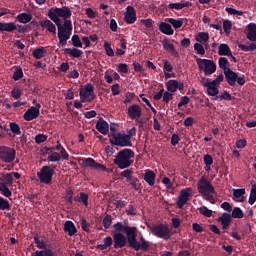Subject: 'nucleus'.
<instances>
[{
  "mask_svg": "<svg viewBox=\"0 0 256 256\" xmlns=\"http://www.w3.org/2000/svg\"><path fill=\"white\" fill-rule=\"evenodd\" d=\"M0 211H11V204H9V200L4 199L0 196Z\"/></svg>",
  "mask_w": 256,
  "mask_h": 256,
  "instance_id": "obj_42",
  "label": "nucleus"
},
{
  "mask_svg": "<svg viewBox=\"0 0 256 256\" xmlns=\"http://www.w3.org/2000/svg\"><path fill=\"white\" fill-rule=\"evenodd\" d=\"M197 43L204 45L205 49L209 47V33L207 32H199L196 35Z\"/></svg>",
  "mask_w": 256,
  "mask_h": 256,
  "instance_id": "obj_23",
  "label": "nucleus"
},
{
  "mask_svg": "<svg viewBox=\"0 0 256 256\" xmlns=\"http://www.w3.org/2000/svg\"><path fill=\"white\" fill-rule=\"evenodd\" d=\"M17 19L19 23H23L25 25L27 23H31V21L33 20V15L24 12V13L18 14Z\"/></svg>",
  "mask_w": 256,
  "mask_h": 256,
  "instance_id": "obj_33",
  "label": "nucleus"
},
{
  "mask_svg": "<svg viewBox=\"0 0 256 256\" xmlns=\"http://www.w3.org/2000/svg\"><path fill=\"white\" fill-rule=\"evenodd\" d=\"M4 181L7 183V185H13V174L12 173H6L3 175Z\"/></svg>",
  "mask_w": 256,
  "mask_h": 256,
  "instance_id": "obj_60",
  "label": "nucleus"
},
{
  "mask_svg": "<svg viewBox=\"0 0 256 256\" xmlns=\"http://www.w3.org/2000/svg\"><path fill=\"white\" fill-rule=\"evenodd\" d=\"M114 249H123V247H129V242L127 241V236L123 233L113 234Z\"/></svg>",
  "mask_w": 256,
  "mask_h": 256,
  "instance_id": "obj_13",
  "label": "nucleus"
},
{
  "mask_svg": "<svg viewBox=\"0 0 256 256\" xmlns=\"http://www.w3.org/2000/svg\"><path fill=\"white\" fill-rule=\"evenodd\" d=\"M218 65L220 69H222L225 73V71H229L231 68H229V60L225 57H220L218 60Z\"/></svg>",
  "mask_w": 256,
  "mask_h": 256,
  "instance_id": "obj_41",
  "label": "nucleus"
},
{
  "mask_svg": "<svg viewBox=\"0 0 256 256\" xmlns=\"http://www.w3.org/2000/svg\"><path fill=\"white\" fill-rule=\"evenodd\" d=\"M215 101H231V94L224 92L222 95H218L214 98Z\"/></svg>",
  "mask_w": 256,
  "mask_h": 256,
  "instance_id": "obj_50",
  "label": "nucleus"
},
{
  "mask_svg": "<svg viewBox=\"0 0 256 256\" xmlns=\"http://www.w3.org/2000/svg\"><path fill=\"white\" fill-rule=\"evenodd\" d=\"M0 193L4 197H7L8 199H9V197H11V195H13V192H11V190H9V187H7L6 184H2V190L0 191Z\"/></svg>",
  "mask_w": 256,
  "mask_h": 256,
  "instance_id": "obj_56",
  "label": "nucleus"
},
{
  "mask_svg": "<svg viewBox=\"0 0 256 256\" xmlns=\"http://www.w3.org/2000/svg\"><path fill=\"white\" fill-rule=\"evenodd\" d=\"M55 166L45 165L42 166L40 171L37 172V177L40 183L44 185H51V181H53V175H55Z\"/></svg>",
  "mask_w": 256,
  "mask_h": 256,
  "instance_id": "obj_5",
  "label": "nucleus"
},
{
  "mask_svg": "<svg viewBox=\"0 0 256 256\" xmlns=\"http://www.w3.org/2000/svg\"><path fill=\"white\" fill-rule=\"evenodd\" d=\"M199 211L201 213V215H203L204 217H212L213 216V211L209 210V208L202 206L199 208Z\"/></svg>",
  "mask_w": 256,
  "mask_h": 256,
  "instance_id": "obj_55",
  "label": "nucleus"
},
{
  "mask_svg": "<svg viewBox=\"0 0 256 256\" xmlns=\"http://www.w3.org/2000/svg\"><path fill=\"white\" fill-rule=\"evenodd\" d=\"M34 243H36V247L42 250H36L33 256H55V252L52 249L47 248L45 242L39 239V236H34Z\"/></svg>",
  "mask_w": 256,
  "mask_h": 256,
  "instance_id": "obj_11",
  "label": "nucleus"
},
{
  "mask_svg": "<svg viewBox=\"0 0 256 256\" xmlns=\"http://www.w3.org/2000/svg\"><path fill=\"white\" fill-rule=\"evenodd\" d=\"M204 164L206 167H211L213 165V157L209 154L204 155Z\"/></svg>",
  "mask_w": 256,
  "mask_h": 256,
  "instance_id": "obj_63",
  "label": "nucleus"
},
{
  "mask_svg": "<svg viewBox=\"0 0 256 256\" xmlns=\"http://www.w3.org/2000/svg\"><path fill=\"white\" fill-rule=\"evenodd\" d=\"M41 104H36V107L31 106L23 115L25 121H33L40 115Z\"/></svg>",
  "mask_w": 256,
  "mask_h": 256,
  "instance_id": "obj_14",
  "label": "nucleus"
},
{
  "mask_svg": "<svg viewBox=\"0 0 256 256\" xmlns=\"http://www.w3.org/2000/svg\"><path fill=\"white\" fill-rule=\"evenodd\" d=\"M120 175H121V177H125V179H128V181H130L131 179H133L132 178L133 170L126 169V170L122 171Z\"/></svg>",
  "mask_w": 256,
  "mask_h": 256,
  "instance_id": "obj_59",
  "label": "nucleus"
},
{
  "mask_svg": "<svg viewBox=\"0 0 256 256\" xmlns=\"http://www.w3.org/2000/svg\"><path fill=\"white\" fill-rule=\"evenodd\" d=\"M171 235H173V232L171 231V228L162 225L161 226V239H171Z\"/></svg>",
  "mask_w": 256,
  "mask_h": 256,
  "instance_id": "obj_36",
  "label": "nucleus"
},
{
  "mask_svg": "<svg viewBox=\"0 0 256 256\" xmlns=\"http://www.w3.org/2000/svg\"><path fill=\"white\" fill-rule=\"evenodd\" d=\"M73 13L71 8L63 6L61 8H50L48 10V17L55 23L58 29V47H65L67 41L71 39V34L73 33V22L69 20Z\"/></svg>",
  "mask_w": 256,
  "mask_h": 256,
  "instance_id": "obj_1",
  "label": "nucleus"
},
{
  "mask_svg": "<svg viewBox=\"0 0 256 256\" xmlns=\"http://www.w3.org/2000/svg\"><path fill=\"white\" fill-rule=\"evenodd\" d=\"M111 223H113V217L107 214L103 219V227L104 229H109L111 227Z\"/></svg>",
  "mask_w": 256,
  "mask_h": 256,
  "instance_id": "obj_49",
  "label": "nucleus"
},
{
  "mask_svg": "<svg viewBox=\"0 0 256 256\" xmlns=\"http://www.w3.org/2000/svg\"><path fill=\"white\" fill-rule=\"evenodd\" d=\"M9 127V131H11L8 133L9 137H17V135H21V127L19 126V124L15 122H10Z\"/></svg>",
  "mask_w": 256,
  "mask_h": 256,
  "instance_id": "obj_28",
  "label": "nucleus"
},
{
  "mask_svg": "<svg viewBox=\"0 0 256 256\" xmlns=\"http://www.w3.org/2000/svg\"><path fill=\"white\" fill-rule=\"evenodd\" d=\"M155 177H156L155 172L148 170L144 174V181L148 183L150 187H153V185H155Z\"/></svg>",
  "mask_w": 256,
  "mask_h": 256,
  "instance_id": "obj_32",
  "label": "nucleus"
},
{
  "mask_svg": "<svg viewBox=\"0 0 256 256\" xmlns=\"http://www.w3.org/2000/svg\"><path fill=\"white\" fill-rule=\"evenodd\" d=\"M21 95H23V90L17 88V87H14L12 90H11V97H13V99H21Z\"/></svg>",
  "mask_w": 256,
  "mask_h": 256,
  "instance_id": "obj_48",
  "label": "nucleus"
},
{
  "mask_svg": "<svg viewBox=\"0 0 256 256\" xmlns=\"http://www.w3.org/2000/svg\"><path fill=\"white\" fill-rule=\"evenodd\" d=\"M82 162L84 163V167H90L91 169L100 171H107V167H105V165L98 163L93 158H83Z\"/></svg>",
  "mask_w": 256,
  "mask_h": 256,
  "instance_id": "obj_17",
  "label": "nucleus"
},
{
  "mask_svg": "<svg viewBox=\"0 0 256 256\" xmlns=\"http://www.w3.org/2000/svg\"><path fill=\"white\" fill-rule=\"evenodd\" d=\"M255 201H256V184L252 185L248 203L249 205H255Z\"/></svg>",
  "mask_w": 256,
  "mask_h": 256,
  "instance_id": "obj_44",
  "label": "nucleus"
},
{
  "mask_svg": "<svg viewBox=\"0 0 256 256\" xmlns=\"http://www.w3.org/2000/svg\"><path fill=\"white\" fill-rule=\"evenodd\" d=\"M194 50L198 53V55H205V45L199 42L194 44Z\"/></svg>",
  "mask_w": 256,
  "mask_h": 256,
  "instance_id": "obj_52",
  "label": "nucleus"
},
{
  "mask_svg": "<svg viewBox=\"0 0 256 256\" xmlns=\"http://www.w3.org/2000/svg\"><path fill=\"white\" fill-rule=\"evenodd\" d=\"M64 55H69V57H74L75 59H79L83 55V50L77 48H65Z\"/></svg>",
  "mask_w": 256,
  "mask_h": 256,
  "instance_id": "obj_27",
  "label": "nucleus"
},
{
  "mask_svg": "<svg viewBox=\"0 0 256 256\" xmlns=\"http://www.w3.org/2000/svg\"><path fill=\"white\" fill-rule=\"evenodd\" d=\"M32 56L34 57V59H43V57L47 56V49H45V47L43 46L36 48L33 50Z\"/></svg>",
  "mask_w": 256,
  "mask_h": 256,
  "instance_id": "obj_29",
  "label": "nucleus"
},
{
  "mask_svg": "<svg viewBox=\"0 0 256 256\" xmlns=\"http://www.w3.org/2000/svg\"><path fill=\"white\" fill-rule=\"evenodd\" d=\"M219 223L222 225V229H229V225H231V215L224 213L219 219Z\"/></svg>",
  "mask_w": 256,
  "mask_h": 256,
  "instance_id": "obj_30",
  "label": "nucleus"
},
{
  "mask_svg": "<svg viewBox=\"0 0 256 256\" xmlns=\"http://www.w3.org/2000/svg\"><path fill=\"white\" fill-rule=\"evenodd\" d=\"M113 228L117 233H125L130 249H133L134 251H143L144 253L149 251L151 244H149L143 236H140V241L137 240V227L125 226L122 222H117L113 225Z\"/></svg>",
  "mask_w": 256,
  "mask_h": 256,
  "instance_id": "obj_2",
  "label": "nucleus"
},
{
  "mask_svg": "<svg viewBox=\"0 0 256 256\" xmlns=\"http://www.w3.org/2000/svg\"><path fill=\"white\" fill-rule=\"evenodd\" d=\"M232 27H233V23H231L230 20H225L223 22V29H224V33H226V35H229V33H231Z\"/></svg>",
  "mask_w": 256,
  "mask_h": 256,
  "instance_id": "obj_53",
  "label": "nucleus"
},
{
  "mask_svg": "<svg viewBox=\"0 0 256 256\" xmlns=\"http://www.w3.org/2000/svg\"><path fill=\"white\" fill-rule=\"evenodd\" d=\"M112 95H119L121 93V86L116 83L111 86Z\"/></svg>",
  "mask_w": 256,
  "mask_h": 256,
  "instance_id": "obj_64",
  "label": "nucleus"
},
{
  "mask_svg": "<svg viewBox=\"0 0 256 256\" xmlns=\"http://www.w3.org/2000/svg\"><path fill=\"white\" fill-rule=\"evenodd\" d=\"M218 55H225L229 57L231 55V48L227 44H220L218 47Z\"/></svg>",
  "mask_w": 256,
  "mask_h": 256,
  "instance_id": "obj_35",
  "label": "nucleus"
},
{
  "mask_svg": "<svg viewBox=\"0 0 256 256\" xmlns=\"http://www.w3.org/2000/svg\"><path fill=\"white\" fill-rule=\"evenodd\" d=\"M162 183L165 185L166 189H173V182H171L169 177H164Z\"/></svg>",
  "mask_w": 256,
  "mask_h": 256,
  "instance_id": "obj_62",
  "label": "nucleus"
},
{
  "mask_svg": "<svg viewBox=\"0 0 256 256\" xmlns=\"http://www.w3.org/2000/svg\"><path fill=\"white\" fill-rule=\"evenodd\" d=\"M133 157H135V152L129 148H125L118 152L114 159V165H117L119 169H129V166L133 165V160H131Z\"/></svg>",
  "mask_w": 256,
  "mask_h": 256,
  "instance_id": "obj_4",
  "label": "nucleus"
},
{
  "mask_svg": "<svg viewBox=\"0 0 256 256\" xmlns=\"http://www.w3.org/2000/svg\"><path fill=\"white\" fill-rule=\"evenodd\" d=\"M247 39L253 41L252 43L239 44L238 47L241 51H255L256 49V24L252 23L248 25Z\"/></svg>",
  "mask_w": 256,
  "mask_h": 256,
  "instance_id": "obj_6",
  "label": "nucleus"
},
{
  "mask_svg": "<svg viewBox=\"0 0 256 256\" xmlns=\"http://www.w3.org/2000/svg\"><path fill=\"white\" fill-rule=\"evenodd\" d=\"M168 23H171L174 29H181L183 27V20H177L175 18H168Z\"/></svg>",
  "mask_w": 256,
  "mask_h": 256,
  "instance_id": "obj_43",
  "label": "nucleus"
},
{
  "mask_svg": "<svg viewBox=\"0 0 256 256\" xmlns=\"http://www.w3.org/2000/svg\"><path fill=\"white\" fill-rule=\"evenodd\" d=\"M193 197V188H185L180 191L176 205L178 209H183L187 202Z\"/></svg>",
  "mask_w": 256,
  "mask_h": 256,
  "instance_id": "obj_12",
  "label": "nucleus"
},
{
  "mask_svg": "<svg viewBox=\"0 0 256 256\" xmlns=\"http://www.w3.org/2000/svg\"><path fill=\"white\" fill-rule=\"evenodd\" d=\"M127 11L124 15V21L128 25H133L135 21H137V12H135V8L133 6H127Z\"/></svg>",
  "mask_w": 256,
  "mask_h": 256,
  "instance_id": "obj_18",
  "label": "nucleus"
},
{
  "mask_svg": "<svg viewBox=\"0 0 256 256\" xmlns=\"http://www.w3.org/2000/svg\"><path fill=\"white\" fill-rule=\"evenodd\" d=\"M96 129L102 135H107V133H109V123H107L105 119L99 118V120L96 123Z\"/></svg>",
  "mask_w": 256,
  "mask_h": 256,
  "instance_id": "obj_20",
  "label": "nucleus"
},
{
  "mask_svg": "<svg viewBox=\"0 0 256 256\" xmlns=\"http://www.w3.org/2000/svg\"><path fill=\"white\" fill-rule=\"evenodd\" d=\"M72 45L73 47H83V42H81L79 35L75 34L72 36Z\"/></svg>",
  "mask_w": 256,
  "mask_h": 256,
  "instance_id": "obj_54",
  "label": "nucleus"
},
{
  "mask_svg": "<svg viewBox=\"0 0 256 256\" xmlns=\"http://www.w3.org/2000/svg\"><path fill=\"white\" fill-rule=\"evenodd\" d=\"M45 141H47V135L38 134L35 136V143H37V145H41V143H45Z\"/></svg>",
  "mask_w": 256,
  "mask_h": 256,
  "instance_id": "obj_58",
  "label": "nucleus"
},
{
  "mask_svg": "<svg viewBox=\"0 0 256 256\" xmlns=\"http://www.w3.org/2000/svg\"><path fill=\"white\" fill-rule=\"evenodd\" d=\"M163 49L169 53L172 57H179V52L175 49V45H173V40L164 38L162 40Z\"/></svg>",
  "mask_w": 256,
  "mask_h": 256,
  "instance_id": "obj_16",
  "label": "nucleus"
},
{
  "mask_svg": "<svg viewBox=\"0 0 256 256\" xmlns=\"http://www.w3.org/2000/svg\"><path fill=\"white\" fill-rule=\"evenodd\" d=\"M111 245H113V238H111V236H108L104 238V244H99L97 246V249H100L101 251H105V249H107V247H111Z\"/></svg>",
  "mask_w": 256,
  "mask_h": 256,
  "instance_id": "obj_40",
  "label": "nucleus"
},
{
  "mask_svg": "<svg viewBox=\"0 0 256 256\" xmlns=\"http://www.w3.org/2000/svg\"><path fill=\"white\" fill-rule=\"evenodd\" d=\"M109 137L110 143L116 147H133V143L125 133L112 132Z\"/></svg>",
  "mask_w": 256,
  "mask_h": 256,
  "instance_id": "obj_7",
  "label": "nucleus"
},
{
  "mask_svg": "<svg viewBox=\"0 0 256 256\" xmlns=\"http://www.w3.org/2000/svg\"><path fill=\"white\" fill-rule=\"evenodd\" d=\"M12 79H14L15 81H19V79H23V69L21 67H17L14 70Z\"/></svg>",
  "mask_w": 256,
  "mask_h": 256,
  "instance_id": "obj_47",
  "label": "nucleus"
},
{
  "mask_svg": "<svg viewBox=\"0 0 256 256\" xmlns=\"http://www.w3.org/2000/svg\"><path fill=\"white\" fill-rule=\"evenodd\" d=\"M17 30L15 22H0V31H6L7 33H13Z\"/></svg>",
  "mask_w": 256,
  "mask_h": 256,
  "instance_id": "obj_25",
  "label": "nucleus"
},
{
  "mask_svg": "<svg viewBox=\"0 0 256 256\" xmlns=\"http://www.w3.org/2000/svg\"><path fill=\"white\" fill-rule=\"evenodd\" d=\"M207 94L210 97H218L219 95V86L213 81H210V83L206 86Z\"/></svg>",
  "mask_w": 256,
  "mask_h": 256,
  "instance_id": "obj_24",
  "label": "nucleus"
},
{
  "mask_svg": "<svg viewBox=\"0 0 256 256\" xmlns=\"http://www.w3.org/2000/svg\"><path fill=\"white\" fill-rule=\"evenodd\" d=\"M80 203H83L84 207L89 206V195L83 192L80 193Z\"/></svg>",
  "mask_w": 256,
  "mask_h": 256,
  "instance_id": "obj_57",
  "label": "nucleus"
},
{
  "mask_svg": "<svg viewBox=\"0 0 256 256\" xmlns=\"http://www.w3.org/2000/svg\"><path fill=\"white\" fill-rule=\"evenodd\" d=\"M225 79L231 87H235V83H237V73H235L233 70H226L224 72Z\"/></svg>",
  "mask_w": 256,
  "mask_h": 256,
  "instance_id": "obj_22",
  "label": "nucleus"
},
{
  "mask_svg": "<svg viewBox=\"0 0 256 256\" xmlns=\"http://www.w3.org/2000/svg\"><path fill=\"white\" fill-rule=\"evenodd\" d=\"M127 115L130 117V119H135L137 121L138 119H141V115H143V109H141V106L133 104L128 107Z\"/></svg>",
  "mask_w": 256,
  "mask_h": 256,
  "instance_id": "obj_15",
  "label": "nucleus"
},
{
  "mask_svg": "<svg viewBox=\"0 0 256 256\" xmlns=\"http://www.w3.org/2000/svg\"><path fill=\"white\" fill-rule=\"evenodd\" d=\"M47 161H49L50 163H57L61 161V154H59L58 152H54L47 157Z\"/></svg>",
  "mask_w": 256,
  "mask_h": 256,
  "instance_id": "obj_46",
  "label": "nucleus"
},
{
  "mask_svg": "<svg viewBox=\"0 0 256 256\" xmlns=\"http://www.w3.org/2000/svg\"><path fill=\"white\" fill-rule=\"evenodd\" d=\"M163 71L165 79H171L175 75V73H173V64H171L169 60L163 61Z\"/></svg>",
  "mask_w": 256,
  "mask_h": 256,
  "instance_id": "obj_21",
  "label": "nucleus"
},
{
  "mask_svg": "<svg viewBox=\"0 0 256 256\" xmlns=\"http://www.w3.org/2000/svg\"><path fill=\"white\" fill-rule=\"evenodd\" d=\"M191 2L186 1V2H178V3H170L168 5L169 9H184V7H191Z\"/></svg>",
  "mask_w": 256,
  "mask_h": 256,
  "instance_id": "obj_34",
  "label": "nucleus"
},
{
  "mask_svg": "<svg viewBox=\"0 0 256 256\" xmlns=\"http://www.w3.org/2000/svg\"><path fill=\"white\" fill-rule=\"evenodd\" d=\"M81 103H91L95 99V86L91 83H87L84 89L80 90Z\"/></svg>",
  "mask_w": 256,
  "mask_h": 256,
  "instance_id": "obj_9",
  "label": "nucleus"
},
{
  "mask_svg": "<svg viewBox=\"0 0 256 256\" xmlns=\"http://www.w3.org/2000/svg\"><path fill=\"white\" fill-rule=\"evenodd\" d=\"M51 20L45 19L40 22V27L43 29H47L49 33H52L53 35H57V26H55Z\"/></svg>",
  "mask_w": 256,
  "mask_h": 256,
  "instance_id": "obj_19",
  "label": "nucleus"
},
{
  "mask_svg": "<svg viewBox=\"0 0 256 256\" xmlns=\"http://www.w3.org/2000/svg\"><path fill=\"white\" fill-rule=\"evenodd\" d=\"M245 195V189H233V197H234V201H236V203H243L245 197H243Z\"/></svg>",
  "mask_w": 256,
  "mask_h": 256,
  "instance_id": "obj_31",
  "label": "nucleus"
},
{
  "mask_svg": "<svg viewBox=\"0 0 256 256\" xmlns=\"http://www.w3.org/2000/svg\"><path fill=\"white\" fill-rule=\"evenodd\" d=\"M118 73H129V66L127 64H118Z\"/></svg>",
  "mask_w": 256,
  "mask_h": 256,
  "instance_id": "obj_61",
  "label": "nucleus"
},
{
  "mask_svg": "<svg viewBox=\"0 0 256 256\" xmlns=\"http://www.w3.org/2000/svg\"><path fill=\"white\" fill-rule=\"evenodd\" d=\"M196 63L204 75H213L217 71V64L213 60L196 58Z\"/></svg>",
  "mask_w": 256,
  "mask_h": 256,
  "instance_id": "obj_8",
  "label": "nucleus"
},
{
  "mask_svg": "<svg viewBox=\"0 0 256 256\" xmlns=\"http://www.w3.org/2000/svg\"><path fill=\"white\" fill-rule=\"evenodd\" d=\"M17 157V151L9 146H0V160L3 163H13Z\"/></svg>",
  "mask_w": 256,
  "mask_h": 256,
  "instance_id": "obj_10",
  "label": "nucleus"
},
{
  "mask_svg": "<svg viewBox=\"0 0 256 256\" xmlns=\"http://www.w3.org/2000/svg\"><path fill=\"white\" fill-rule=\"evenodd\" d=\"M148 229H150L151 233L156 237H161V224H149Z\"/></svg>",
  "mask_w": 256,
  "mask_h": 256,
  "instance_id": "obj_39",
  "label": "nucleus"
},
{
  "mask_svg": "<svg viewBox=\"0 0 256 256\" xmlns=\"http://www.w3.org/2000/svg\"><path fill=\"white\" fill-rule=\"evenodd\" d=\"M161 33H164V35H173V33H175V31L173 30V28L171 27L170 24L162 22L161 23Z\"/></svg>",
  "mask_w": 256,
  "mask_h": 256,
  "instance_id": "obj_38",
  "label": "nucleus"
},
{
  "mask_svg": "<svg viewBox=\"0 0 256 256\" xmlns=\"http://www.w3.org/2000/svg\"><path fill=\"white\" fill-rule=\"evenodd\" d=\"M244 215L243 210L239 207H235L232 211L233 219H243Z\"/></svg>",
  "mask_w": 256,
  "mask_h": 256,
  "instance_id": "obj_45",
  "label": "nucleus"
},
{
  "mask_svg": "<svg viewBox=\"0 0 256 256\" xmlns=\"http://www.w3.org/2000/svg\"><path fill=\"white\" fill-rule=\"evenodd\" d=\"M64 233H67L69 237H73L75 233H77V227H75V224L73 221H66L64 224Z\"/></svg>",
  "mask_w": 256,
  "mask_h": 256,
  "instance_id": "obj_26",
  "label": "nucleus"
},
{
  "mask_svg": "<svg viewBox=\"0 0 256 256\" xmlns=\"http://www.w3.org/2000/svg\"><path fill=\"white\" fill-rule=\"evenodd\" d=\"M167 90L170 93H175V91H177V89H181V87H179V82H177L176 80H170L167 82Z\"/></svg>",
  "mask_w": 256,
  "mask_h": 256,
  "instance_id": "obj_37",
  "label": "nucleus"
},
{
  "mask_svg": "<svg viewBox=\"0 0 256 256\" xmlns=\"http://www.w3.org/2000/svg\"><path fill=\"white\" fill-rule=\"evenodd\" d=\"M198 192L203 195L205 201H208L212 205L217 203V192L209 180L202 177L198 182Z\"/></svg>",
  "mask_w": 256,
  "mask_h": 256,
  "instance_id": "obj_3",
  "label": "nucleus"
},
{
  "mask_svg": "<svg viewBox=\"0 0 256 256\" xmlns=\"http://www.w3.org/2000/svg\"><path fill=\"white\" fill-rule=\"evenodd\" d=\"M104 49H105L106 55H108V57H114L115 56V51H113V48H111V43L105 42L104 43Z\"/></svg>",
  "mask_w": 256,
  "mask_h": 256,
  "instance_id": "obj_51",
  "label": "nucleus"
}]
</instances>
